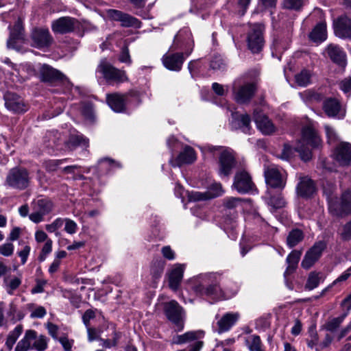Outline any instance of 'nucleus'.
Returning <instances> with one entry per match:
<instances>
[{
    "label": "nucleus",
    "instance_id": "47",
    "mask_svg": "<svg viewBox=\"0 0 351 351\" xmlns=\"http://www.w3.org/2000/svg\"><path fill=\"white\" fill-rule=\"evenodd\" d=\"M338 234L343 241H351V219L339 228Z\"/></svg>",
    "mask_w": 351,
    "mask_h": 351
},
{
    "label": "nucleus",
    "instance_id": "16",
    "mask_svg": "<svg viewBox=\"0 0 351 351\" xmlns=\"http://www.w3.org/2000/svg\"><path fill=\"white\" fill-rule=\"evenodd\" d=\"M332 157L339 166L350 165L351 143L344 141L339 143L333 151Z\"/></svg>",
    "mask_w": 351,
    "mask_h": 351
},
{
    "label": "nucleus",
    "instance_id": "48",
    "mask_svg": "<svg viewBox=\"0 0 351 351\" xmlns=\"http://www.w3.org/2000/svg\"><path fill=\"white\" fill-rule=\"evenodd\" d=\"M246 344L250 351H262L261 338L258 335H252L247 340Z\"/></svg>",
    "mask_w": 351,
    "mask_h": 351
},
{
    "label": "nucleus",
    "instance_id": "54",
    "mask_svg": "<svg viewBox=\"0 0 351 351\" xmlns=\"http://www.w3.org/2000/svg\"><path fill=\"white\" fill-rule=\"evenodd\" d=\"M251 0H233L235 8L241 16H243L250 3Z\"/></svg>",
    "mask_w": 351,
    "mask_h": 351
},
{
    "label": "nucleus",
    "instance_id": "8",
    "mask_svg": "<svg viewBox=\"0 0 351 351\" xmlns=\"http://www.w3.org/2000/svg\"><path fill=\"white\" fill-rule=\"evenodd\" d=\"M29 181V173L26 169L14 167L8 172L5 179V184L10 187L23 190L28 187Z\"/></svg>",
    "mask_w": 351,
    "mask_h": 351
},
{
    "label": "nucleus",
    "instance_id": "42",
    "mask_svg": "<svg viewBox=\"0 0 351 351\" xmlns=\"http://www.w3.org/2000/svg\"><path fill=\"white\" fill-rule=\"evenodd\" d=\"M304 238L302 231L299 229H294L291 231L287 237V243L290 247L298 245Z\"/></svg>",
    "mask_w": 351,
    "mask_h": 351
},
{
    "label": "nucleus",
    "instance_id": "33",
    "mask_svg": "<svg viewBox=\"0 0 351 351\" xmlns=\"http://www.w3.org/2000/svg\"><path fill=\"white\" fill-rule=\"evenodd\" d=\"M197 156L194 149L189 145H186L183 150L178 156L176 163L173 166H180L182 165H189L196 160Z\"/></svg>",
    "mask_w": 351,
    "mask_h": 351
},
{
    "label": "nucleus",
    "instance_id": "35",
    "mask_svg": "<svg viewBox=\"0 0 351 351\" xmlns=\"http://www.w3.org/2000/svg\"><path fill=\"white\" fill-rule=\"evenodd\" d=\"M310 39L315 43H322L327 38L326 23L320 22L316 25L309 34Z\"/></svg>",
    "mask_w": 351,
    "mask_h": 351
},
{
    "label": "nucleus",
    "instance_id": "41",
    "mask_svg": "<svg viewBox=\"0 0 351 351\" xmlns=\"http://www.w3.org/2000/svg\"><path fill=\"white\" fill-rule=\"evenodd\" d=\"M120 337L121 333L114 330L110 338L103 339L99 337L98 340L100 341L99 345L101 347L104 348H110L112 347L117 346Z\"/></svg>",
    "mask_w": 351,
    "mask_h": 351
},
{
    "label": "nucleus",
    "instance_id": "53",
    "mask_svg": "<svg viewBox=\"0 0 351 351\" xmlns=\"http://www.w3.org/2000/svg\"><path fill=\"white\" fill-rule=\"evenodd\" d=\"M164 271V264L160 261L158 263H155L152 265L151 267V275L154 278V281L158 280Z\"/></svg>",
    "mask_w": 351,
    "mask_h": 351
},
{
    "label": "nucleus",
    "instance_id": "34",
    "mask_svg": "<svg viewBox=\"0 0 351 351\" xmlns=\"http://www.w3.org/2000/svg\"><path fill=\"white\" fill-rule=\"evenodd\" d=\"M36 337V332L35 330H26L24 337L18 342L14 351H27L32 348L31 343Z\"/></svg>",
    "mask_w": 351,
    "mask_h": 351
},
{
    "label": "nucleus",
    "instance_id": "15",
    "mask_svg": "<svg viewBox=\"0 0 351 351\" xmlns=\"http://www.w3.org/2000/svg\"><path fill=\"white\" fill-rule=\"evenodd\" d=\"M3 98L5 108L14 114L25 113L29 108L24 100L15 93L8 92Z\"/></svg>",
    "mask_w": 351,
    "mask_h": 351
},
{
    "label": "nucleus",
    "instance_id": "10",
    "mask_svg": "<svg viewBox=\"0 0 351 351\" xmlns=\"http://www.w3.org/2000/svg\"><path fill=\"white\" fill-rule=\"evenodd\" d=\"M264 27L261 24H254L250 26L247 34V45L253 53L259 52L264 45L263 32Z\"/></svg>",
    "mask_w": 351,
    "mask_h": 351
},
{
    "label": "nucleus",
    "instance_id": "3",
    "mask_svg": "<svg viewBox=\"0 0 351 351\" xmlns=\"http://www.w3.org/2000/svg\"><path fill=\"white\" fill-rule=\"evenodd\" d=\"M304 143L313 147H317L321 144V139L317 132L311 126H306L302 131V139L295 147L297 152L304 161H308L311 159L312 154L311 150L304 146Z\"/></svg>",
    "mask_w": 351,
    "mask_h": 351
},
{
    "label": "nucleus",
    "instance_id": "45",
    "mask_svg": "<svg viewBox=\"0 0 351 351\" xmlns=\"http://www.w3.org/2000/svg\"><path fill=\"white\" fill-rule=\"evenodd\" d=\"M27 308L31 311L30 317L32 319H42L47 315V311L42 306H36L34 304H28Z\"/></svg>",
    "mask_w": 351,
    "mask_h": 351
},
{
    "label": "nucleus",
    "instance_id": "1",
    "mask_svg": "<svg viewBox=\"0 0 351 351\" xmlns=\"http://www.w3.org/2000/svg\"><path fill=\"white\" fill-rule=\"evenodd\" d=\"M220 278V275L216 273L199 274L188 280L187 289L197 296L221 299L223 291L219 285Z\"/></svg>",
    "mask_w": 351,
    "mask_h": 351
},
{
    "label": "nucleus",
    "instance_id": "20",
    "mask_svg": "<svg viewBox=\"0 0 351 351\" xmlns=\"http://www.w3.org/2000/svg\"><path fill=\"white\" fill-rule=\"evenodd\" d=\"M235 165V159L232 153L223 149L219 156L218 173L221 178L228 177Z\"/></svg>",
    "mask_w": 351,
    "mask_h": 351
},
{
    "label": "nucleus",
    "instance_id": "24",
    "mask_svg": "<svg viewBox=\"0 0 351 351\" xmlns=\"http://www.w3.org/2000/svg\"><path fill=\"white\" fill-rule=\"evenodd\" d=\"M254 120L257 128L263 134H271L275 132V126L271 120L261 111H254Z\"/></svg>",
    "mask_w": 351,
    "mask_h": 351
},
{
    "label": "nucleus",
    "instance_id": "5",
    "mask_svg": "<svg viewBox=\"0 0 351 351\" xmlns=\"http://www.w3.org/2000/svg\"><path fill=\"white\" fill-rule=\"evenodd\" d=\"M195 46L191 31L187 28L180 29L174 36L172 45L169 47V51L183 53L185 57H188L192 53Z\"/></svg>",
    "mask_w": 351,
    "mask_h": 351
},
{
    "label": "nucleus",
    "instance_id": "62",
    "mask_svg": "<svg viewBox=\"0 0 351 351\" xmlns=\"http://www.w3.org/2000/svg\"><path fill=\"white\" fill-rule=\"evenodd\" d=\"M58 340L61 343L64 351H72V347L74 343L73 339H69L67 337H60Z\"/></svg>",
    "mask_w": 351,
    "mask_h": 351
},
{
    "label": "nucleus",
    "instance_id": "44",
    "mask_svg": "<svg viewBox=\"0 0 351 351\" xmlns=\"http://www.w3.org/2000/svg\"><path fill=\"white\" fill-rule=\"evenodd\" d=\"M312 73L308 69H303L295 76V82L300 86H306L311 83Z\"/></svg>",
    "mask_w": 351,
    "mask_h": 351
},
{
    "label": "nucleus",
    "instance_id": "61",
    "mask_svg": "<svg viewBox=\"0 0 351 351\" xmlns=\"http://www.w3.org/2000/svg\"><path fill=\"white\" fill-rule=\"evenodd\" d=\"M63 222H64L63 219H62L61 218H58V219H55L53 221V223H51L50 224H47L45 226V229L49 232H54L57 230H58L60 227H62V226L63 225Z\"/></svg>",
    "mask_w": 351,
    "mask_h": 351
},
{
    "label": "nucleus",
    "instance_id": "37",
    "mask_svg": "<svg viewBox=\"0 0 351 351\" xmlns=\"http://www.w3.org/2000/svg\"><path fill=\"white\" fill-rule=\"evenodd\" d=\"M324 280V275L322 272L312 271L308 274L304 288L306 290H313Z\"/></svg>",
    "mask_w": 351,
    "mask_h": 351
},
{
    "label": "nucleus",
    "instance_id": "11",
    "mask_svg": "<svg viewBox=\"0 0 351 351\" xmlns=\"http://www.w3.org/2000/svg\"><path fill=\"white\" fill-rule=\"evenodd\" d=\"M322 109L330 118L343 119L346 117V107L336 98L325 99L323 101Z\"/></svg>",
    "mask_w": 351,
    "mask_h": 351
},
{
    "label": "nucleus",
    "instance_id": "29",
    "mask_svg": "<svg viewBox=\"0 0 351 351\" xmlns=\"http://www.w3.org/2000/svg\"><path fill=\"white\" fill-rule=\"evenodd\" d=\"M106 100L110 108L116 112H121L125 110L127 95L119 93L108 94Z\"/></svg>",
    "mask_w": 351,
    "mask_h": 351
},
{
    "label": "nucleus",
    "instance_id": "55",
    "mask_svg": "<svg viewBox=\"0 0 351 351\" xmlns=\"http://www.w3.org/2000/svg\"><path fill=\"white\" fill-rule=\"evenodd\" d=\"M309 339L306 340L309 348H313L318 345L319 337L315 328H311L308 330Z\"/></svg>",
    "mask_w": 351,
    "mask_h": 351
},
{
    "label": "nucleus",
    "instance_id": "56",
    "mask_svg": "<svg viewBox=\"0 0 351 351\" xmlns=\"http://www.w3.org/2000/svg\"><path fill=\"white\" fill-rule=\"evenodd\" d=\"M269 204L274 208H279L285 206L286 202L280 193L277 196H271L269 198Z\"/></svg>",
    "mask_w": 351,
    "mask_h": 351
},
{
    "label": "nucleus",
    "instance_id": "63",
    "mask_svg": "<svg viewBox=\"0 0 351 351\" xmlns=\"http://www.w3.org/2000/svg\"><path fill=\"white\" fill-rule=\"evenodd\" d=\"M270 326L269 319L267 316L261 317L256 320V327L258 329L265 330Z\"/></svg>",
    "mask_w": 351,
    "mask_h": 351
},
{
    "label": "nucleus",
    "instance_id": "25",
    "mask_svg": "<svg viewBox=\"0 0 351 351\" xmlns=\"http://www.w3.org/2000/svg\"><path fill=\"white\" fill-rule=\"evenodd\" d=\"M315 182L308 177L300 178V181L296 186V191L299 196L304 198L313 197L316 193Z\"/></svg>",
    "mask_w": 351,
    "mask_h": 351
},
{
    "label": "nucleus",
    "instance_id": "46",
    "mask_svg": "<svg viewBox=\"0 0 351 351\" xmlns=\"http://www.w3.org/2000/svg\"><path fill=\"white\" fill-rule=\"evenodd\" d=\"M304 4V0H282V6L285 9L299 11Z\"/></svg>",
    "mask_w": 351,
    "mask_h": 351
},
{
    "label": "nucleus",
    "instance_id": "58",
    "mask_svg": "<svg viewBox=\"0 0 351 351\" xmlns=\"http://www.w3.org/2000/svg\"><path fill=\"white\" fill-rule=\"evenodd\" d=\"M14 247L12 243H5L0 245V254L9 257L14 253Z\"/></svg>",
    "mask_w": 351,
    "mask_h": 351
},
{
    "label": "nucleus",
    "instance_id": "13",
    "mask_svg": "<svg viewBox=\"0 0 351 351\" xmlns=\"http://www.w3.org/2000/svg\"><path fill=\"white\" fill-rule=\"evenodd\" d=\"M256 91V85L254 82L245 83L233 87L234 100L239 104H246L250 101Z\"/></svg>",
    "mask_w": 351,
    "mask_h": 351
},
{
    "label": "nucleus",
    "instance_id": "36",
    "mask_svg": "<svg viewBox=\"0 0 351 351\" xmlns=\"http://www.w3.org/2000/svg\"><path fill=\"white\" fill-rule=\"evenodd\" d=\"M21 278L14 276H7L3 278V287L9 295H13L14 292L20 287Z\"/></svg>",
    "mask_w": 351,
    "mask_h": 351
},
{
    "label": "nucleus",
    "instance_id": "40",
    "mask_svg": "<svg viewBox=\"0 0 351 351\" xmlns=\"http://www.w3.org/2000/svg\"><path fill=\"white\" fill-rule=\"evenodd\" d=\"M98 165L99 169L101 171H104L106 172H108L117 168L121 167L119 162L110 158H104L100 159L99 160Z\"/></svg>",
    "mask_w": 351,
    "mask_h": 351
},
{
    "label": "nucleus",
    "instance_id": "32",
    "mask_svg": "<svg viewBox=\"0 0 351 351\" xmlns=\"http://www.w3.org/2000/svg\"><path fill=\"white\" fill-rule=\"evenodd\" d=\"M24 40L23 27L21 22L19 20L10 29V37L7 42L9 48L14 49L19 42Z\"/></svg>",
    "mask_w": 351,
    "mask_h": 351
},
{
    "label": "nucleus",
    "instance_id": "51",
    "mask_svg": "<svg viewBox=\"0 0 351 351\" xmlns=\"http://www.w3.org/2000/svg\"><path fill=\"white\" fill-rule=\"evenodd\" d=\"M300 252L298 251H293L288 255L287 261L289 263V266L287 271L293 270L295 268L300 260Z\"/></svg>",
    "mask_w": 351,
    "mask_h": 351
},
{
    "label": "nucleus",
    "instance_id": "28",
    "mask_svg": "<svg viewBox=\"0 0 351 351\" xmlns=\"http://www.w3.org/2000/svg\"><path fill=\"white\" fill-rule=\"evenodd\" d=\"M184 270V265L176 264L169 273V286L171 289L176 291L178 289Z\"/></svg>",
    "mask_w": 351,
    "mask_h": 351
},
{
    "label": "nucleus",
    "instance_id": "4",
    "mask_svg": "<svg viewBox=\"0 0 351 351\" xmlns=\"http://www.w3.org/2000/svg\"><path fill=\"white\" fill-rule=\"evenodd\" d=\"M96 72L101 74L106 82L111 85L119 84L128 81L125 71L114 67L106 59L100 61Z\"/></svg>",
    "mask_w": 351,
    "mask_h": 351
},
{
    "label": "nucleus",
    "instance_id": "43",
    "mask_svg": "<svg viewBox=\"0 0 351 351\" xmlns=\"http://www.w3.org/2000/svg\"><path fill=\"white\" fill-rule=\"evenodd\" d=\"M243 199L240 197H227L223 199V206L228 210H235L241 206Z\"/></svg>",
    "mask_w": 351,
    "mask_h": 351
},
{
    "label": "nucleus",
    "instance_id": "38",
    "mask_svg": "<svg viewBox=\"0 0 351 351\" xmlns=\"http://www.w3.org/2000/svg\"><path fill=\"white\" fill-rule=\"evenodd\" d=\"M300 97L306 103H319L324 100L322 93L310 89L300 93Z\"/></svg>",
    "mask_w": 351,
    "mask_h": 351
},
{
    "label": "nucleus",
    "instance_id": "31",
    "mask_svg": "<svg viewBox=\"0 0 351 351\" xmlns=\"http://www.w3.org/2000/svg\"><path fill=\"white\" fill-rule=\"evenodd\" d=\"M239 318L238 313H227L217 322L218 332L223 333L228 331Z\"/></svg>",
    "mask_w": 351,
    "mask_h": 351
},
{
    "label": "nucleus",
    "instance_id": "6",
    "mask_svg": "<svg viewBox=\"0 0 351 351\" xmlns=\"http://www.w3.org/2000/svg\"><path fill=\"white\" fill-rule=\"evenodd\" d=\"M164 313L170 321L176 331H181L184 328L185 312L184 308L176 300H171L164 304Z\"/></svg>",
    "mask_w": 351,
    "mask_h": 351
},
{
    "label": "nucleus",
    "instance_id": "39",
    "mask_svg": "<svg viewBox=\"0 0 351 351\" xmlns=\"http://www.w3.org/2000/svg\"><path fill=\"white\" fill-rule=\"evenodd\" d=\"M23 330V326L21 324H19L9 332L5 341V346L8 350H11L12 349L18 338L22 334Z\"/></svg>",
    "mask_w": 351,
    "mask_h": 351
},
{
    "label": "nucleus",
    "instance_id": "21",
    "mask_svg": "<svg viewBox=\"0 0 351 351\" xmlns=\"http://www.w3.org/2000/svg\"><path fill=\"white\" fill-rule=\"evenodd\" d=\"M335 34L339 38L351 39V19L346 15L339 16L333 21Z\"/></svg>",
    "mask_w": 351,
    "mask_h": 351
},
{
    "label": "nucleus",
    "instance_id": "9",
    "mask_svg": "<svg viewBox=\"0 0 351 351\" xmlns=\"http://www.w3.org/2000/svg\"><path fill=\"white\" fill-rule=\"evenodd\" d=\"M33 212L29 215V219L38 223L43 221V217L49 214L53 208V203L48 199H37L32 203Z\"/></svg>",
    "mask_w": 351,
    "mask_h": 351
},
{
    "label": "nucleus",
    "instance_id": "30",
    "mask_svg": "<svg viewBox=\"0 0 351 351\" xmlns=\"http://www.w3.org/2000/svg\"><path fill=\"white\" fill-rule=\"evenodd\" d=\"M75 20L70 17H62L52 23V29L56 33L66 34L73 31Z\"/></svg>",
    "mask_w": 351,
    "mask_h": 351
},
{
    "label": "nucleus",
    "instance_id": "26",
    "mask_svg": "<svg viewBox=\"0 0 351 351\" xmlns=\"http://www.w3.org/2000/svg\"><path fill=\"white\" fill-rule=\"evenodd\" d=\"M326 55L334 63L341 67L346 65V53L339 45L330 44L326 49Z\"/></svg>",
    "mask_w": 351,
    "mask_h": 351
},
{
    "label": "nucleus",
    "instance_id": "57",
    "mask_svg": "<svg viewBox=\"0 0 351 351\" xmlns=\"http://www.w3.org/2000/svg\"><path fill=\"white\" fill-rule=\"evenodd\" d=\"M324 130L328 138V141L330 144L334 143L337 141L338 136L333 128L330 125H326Z\"/></svg>",
    "mask_w": 351,
    "mask_h": 351
},
{
    "label": "nucleus",
    "instance_id": "14",
    "mask_svg": "<svg viewBox=\"0 0 351 351\" xmlns=\"http://www.w3.org/2000/svg\"><path fill=\"white\" fill-rule=\"evenodd\" d=\"M53 41L48 29L35 28L31 34V45L38 49L48 48Z\"/></svg>",
    "mask_w": 351,
    "mask_h": 351
},
{
    "label": "nucleus",
    "instance_id": "52",
    "mask_svg": "<svg viewBox=\"0 0 351 351\" xmlns=\"http://www.w3.org/2000/svg\"><path fill=\"white\" fill-rule=\"evenodd\" d=\"M35 341L32 345V348L37 351H44L47 348L48 339L44 335H40L36 337Z\"/></svg>",
    "mask_w": 351,
    "mask_h": 351
},
{
    "label": "nucleus",
    "instance_id": "12",
    "mask_svg": "<svg viewBox=\"0 0 351 351\" xmlns=\"http://www.w3.org/2000/svg\"><path fill=\"white\" fill-rule=\"evenodd\" d=\"M232 186L241 194L250 193L255 189L251 176L245 170L236 173Z\"/></svg>",
    "mask_w": 351,
    "mask_h": 351
},
{
    "label": "nucleus",
    "instance_id": "22",
    "mask_svg": "<svg viewBox=\"0 0 351 351\" xmlns=\"http://www.w3.org/2000/svg\"><path fill=\"white\" fill-rule=\"evenodd\" d=\"M38 75L40 80L44 82L52 83L63 81L66 78L60 71L46 64L40 66Z\"/></svg>",
    "mask_w": 351,
    "mask_h": 351
},
{
    "label": "nucleus",
    "instance_id": "64",
    "mask_svg": "<svg viewBox=\"0 0 351 351\" xmlns=\"http://www.w3.org/2000/svg\"><path fill=\"white\" fill-rule=\"evenodd\" d=\"M77 223L70 219H65V226H64V230L70 234H73L77 232Z\"/></svg>",
    "mask_w": 351,
    "mask_h": 351
},
{
    "label": "nucleus",
    "instance_id": "23",
    "mask_svg": "<svg viewBox=\"0 0 351 351\" xmlns=\"http://www.w3.org/2000/svg\"><path fill=\"white\" fill-rule=\"evenodd\" d=\"M326 247L324 241L316 243L306 254L302 262V266L305 269L310 268L320 257Z\"/></svg>",
    "mask_w": 351,
    "mask_h": 351
},
{
    "label": "nucleus",
    "instance_id": "49",
    "mask_svg": "<svg viewBox=\"0 0 351 351\" xmlns=\"http://www.w3.org/2000/svg\"><path fill=\"white\" fill-rule=\"evenodd\" d=\"M69 145L73 147L76 146H83L86 147L88 146V139L82 135H73L71 136L69 139Z\"/></svg>",
    "mask_w": 351,
    "mask_h": 351
},
{
    "label": "nucleus",
    "instance_id": "2",
    "mask_svg": "<svg viewBox=\"0 0 351 351\" xmlns=\"http://www.w3.org/2000/svg\"><path fill=\"white\" fill-rule=\"evenodd\" d=\"M335 188L332 186L328 191L324 188V193L326 196L328 210L335 216H342L351 213V189L342 193L340 198L335 193Z\"/></svg>",
    "mask_w": 351,
    "mask_h": 351
},
{
    "label": "nucleus",
    "instance_id": "59",
    "mask_svg": "<svg viewBox=\"0 0 351 351\" xmlns=\"http://www.w3.org/2000/svg\"><path fill=\"white\" fill-rule=\"evenodd\" d=\"M226 64L220 56H215L210 61V66L213 70H222Z\"/></svg>",
    "mask_w": 351,
    "mask_h": 351
},
{
    "label": "nucleus",
    "instance_id": "60",
    "mask_svg": "<svg viewBox=\"0 0 351 351\" xmlns=\"http://www.w3.org/2000/svg\"><path fill=\"white\" fill-rule=\"evenodd\" d=\"M65 160H49L44 162V166L48 171H55L57 170L58 166L62 164Z\"/></svg>",
    "mask_w": 351,
    "mask_h": 351
},
{
    "label": "nucleus",
    "instance_id": "27",
    "mask_svg": "<svg viewBox=\"0 0 351 351\" xmlns=\"http://www.w3.org/2000/svg\"><path fill=\"white\" fill-rule=\"evenodd\" d=\"M251 119L247 114H232V120L230 123L232 130H240L243 133L250 134L252 127Z\"/></svg>",
    "mask_w": 351,
    "mask_h": 351
},
{
    "label": "nucleus",
    "instance_id": "18",
    "mask_svg": "<svg viewBox=\"0 0 351 351\" xmlns=\"http://www.w3.org/2000/svg\"><path fill=\"white\" fill-rule=\"evenodd\" d=\"M224 193L222 185L219 182H214L204 192L193 191L189 195L191 201H202L210 199L221 196Z\"/></svg>",
    "mask_w": 351,
    "mask_h": 351
},
{
    "label": "nucleus",
    "instance_id": "19",
    "mask_svg": "<svg viewBox=\"0 0 351 351\" xmlns=\"http://www.w3.org/2000/svg\"><path fill=\"white\" fill-rule=\"evenodd\" d=\"M183 53L177 51H169L166 53L162 57V62L165 68L173 71H179L182 67V64L186 60Z\"/></svg>",
    "mask_w": 351,
    "mask_h": 351
},
{
    "label": "nucleus",
    "instance_id": "17",
    "mask_svg": "<svg viewBox=\"0 0 351 351\" xmlns=\"http://www.w3.org/2000/svg\"><path fill=\"white\" fill-rule=\"evenodd\" d=\"M106 13L110 19L120 22L121 25L123 27L135 28H139L141 27L139 20L127 13L113 9L108 10Z\"/></svg>",
    "mask_w": 351,
    "mask_h": 351
},
{
    "label": "nucleus",
    "instance_id": "50",
    "mask_svg": "<svg viewBox=\"0 0 351 351\" xmlns=\"http://www.w3.org/2000/svg\"><path fill=\"white\" fill-rule=\"evenodd\" d=\"M346 315L335 317L326 324V329L330 332L335 331L343 322Z\"/></svg>",
    "mask_w": 351,
    "mask_h": 351
},
{
    "label": "nucleus",
    "instance_id": "7",
    "mask_svg": "<svg viewBox=\"0 0 351 351\" xmlns=\"http://www.w3.org/2000/svg\"><path fill=\"white\" fill-rule=\"evenodd\" d=\"M264 176L267 186L282 191L286 186L287 174L282 168L270 165L265 169Z\"/></svg>",
    "mask_w": 351,
    "mask_h": 351
}]
</instances>
